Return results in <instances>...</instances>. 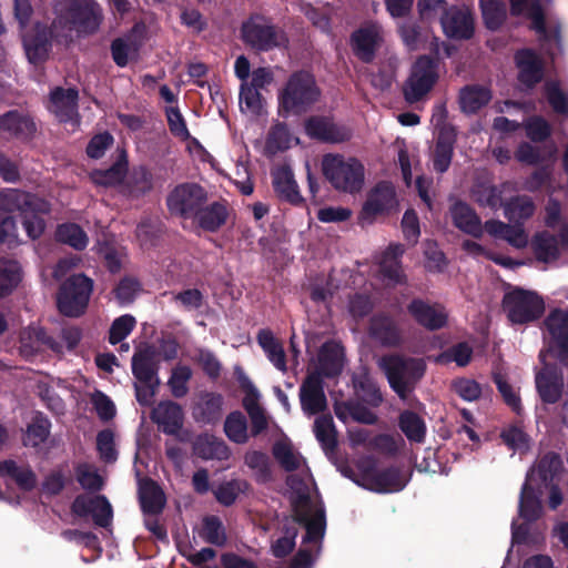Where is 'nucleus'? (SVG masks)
<instances>
[{"mask_svg":"<svg viewBox=\"0 0 568 568\" xmlns=\"http://www.w3.org/2000/svg\"><path fill=\"white\" fill-rule=\"evenodd\" d=\"M321 90L314 77L306 71H297L290 75L280 93V105L283 112L301 114L306 112L320 100Z\"/></svg>","mask_w":568,"mask_h":568,"instance_id":"1","label":"nucleus"},{"mask_svg":"<svg viewBox=\"0 0 568 568\" xmlns=\"http://www.w3.org/2000/svg\"><path fill=\"white\" fill-rule=\"evenodd\" d=\"M379 366L385 372L390 387L403 399L413 392L426 368L423 359L399 355L382 357Z\"/></svg>","mask_w":568,"mask_h":568,"instance_id":"2","label":"nucleus"},{"mask_svg":"<svg viewBox=\"0 0 568 568\" xmlns=\"http://www.w3.org/2000/svg\"><path fill=\"white\" fill-rule=\"evenodd\" d=\"M324 176L338 191L355 193L364 185L365 169L355 158L341 154H326L322 161Z\"/></svg>","mask_w":568,"mask_h":568,"instance_id":"3","label":"nucleus"},{"mask_svg":"<svg viewBox=\"0 0 568 568\" xmlns=\"http://www.w3.org/2000/svg\"><path fill=\"white\" fill-rule=\"evenodd\" d=\"M503 312L511 324H528L541 317L545 302L535 291L514 287L505 293Z\"/></svg>","mask_w":568,"mask_h":568,"instance_id":"4","label":"nucleus"},{"mask_svg":"<svg viewBox=\"0 0 568 568\" xmlns=\"http://www.w3.org/2000/svg\"><path fill=\"white\" fill-rule=\"evenodd\" d=\"M242 39L254 50L270 51L286 45L285 33L263 16H253L241 28Z\"/></svg>","mask_w":568,"mask_h":568,"instance_id":"5","label":"nucleus"},{"mask_svg":"<svg viewBox=\"0 0 568 568\" xmlns=\"http://www.w3.org/2000/svg\"><path fill=\"white\" fill-rule=\"evenodd\" d=\"M92 292V281L83 274L70 276L60 287L57 305L65 316L78 317L84 313Z\"/></svg>","mask_w":568,"mask_h":568,"instance_id":"6","label":"nucleus"},{"mask_svg":"<svg viewBox=\"0 0 568 568\" xmlns=\"http://www.w3.org/2000/svg\"><path fill=\"white\" fill-rule=\"evenodd\" d=\"M438 79L436 62L429 57H420L414 63L410 75L404 84V97L408 103L423 100Z\"/></svg>","mask_w":568,"mask_h":568,"instance_id":"7","label":"nucleus"},{"mask_svg":"<svg viewBox=\"0 0 568 568\" xmlns=\"http://www.w3.org/2000/svg\"><path fill=\"white\" fill-rule=\"evenodd\" d=\"M206 201V193L197 184H182L170 194L168 205L171 213L184 219H194Z\"/></svg>","mask_w":568,"mask_h":568,"instance_id":"8","label":"nucleus"},{"mask_svg":"<svg viewBox=\"0 0 568 568\" xmlns=\"http://www.w3.org/2000/svg\"><path fill=\"white\" fill-rule=\"evenodd\" d=\"M72 513L80 516H91L94 524L108 527L113 519V509L105 496L80 495L72 503Z\"/></svg>","mask_w":568,"mask_h":568,"instance_id":"9","label":"nucleus"},{"mask_svg":"<svg viewBox=\"0 0 568 568\" xmlns=\"http://www.w3.org/2000/svg\"><path fill=\"white\" fill-rule=\"evenodd\" d=\"M397 205L395 189L390 183L377 184L367 195L359 219L372 222L377 215L388 213Z\"/></svg>","mask_w":568,"mask_h":568,"instance_id":"10","label":"nucleus"},{"mask_svg":"<svg viewBox=\"0 0 568 568\" xmlns=\"http://www.w3.org/2000/svg\"><path fill=\"white\" fill-rule=\"evenodd\" d=\"M78 91L69 88H55L50 94L49 110L57 119L74 130L79 125Z\"/></svg>","mask_w":568,"mask_h":568,"instance_id":"11","label":"nucleus"},{"mask_svg":"<svg viewBox=\"0 0 568 568\" xmlns=\"http://www.w3.org/2000/svg\"><path fill=\"white\" fill-rule=\"evenodd\" d=\"M383 28L377 22L364 23L352 34L354 53L364 62H371L383 42Z\"/></svg>","mask_w":568,"mask_h":568,"instance_id":"12","label":"nucleus"},{"mask_svg":"<svg viewBox=\"0 0 568 568\" xmlns=\"http://www.w3.org/2000/svg\"><path fill=\"white\" fill-rule=\"evenodd\" d=\"M72 28L79 33L91 34L95 32L102 20L100 7L91 0L72 2L70 7Z\"/></svg>","mask_w":568,"mask_h":568,"instance_id":"13","label":"nucleus"},{"mask_svg":"<svg viewBox=\"0 0 568 568\" xmlns=\"http://www.w3.org/2000/svg\"><path fill=\"white\" fill-rule=\"evenodd\" d=\"M407 311L417 324L429 331L439 329L447 324L448 314L439 304L415 298L407 305Z\"/></svg>","mask_w":568,"mask_h":568,"instance_id":"14","label":"nucleus"},{"mask_svg":"<svg viewBox=\"0 0 568 568\" xmlns=\"http://www.w3.org/2000/svg\"><path fill=\"white\" fill-rule=\"evenodd\" d=\"M302 409L307 415H315L326 408V396L320 373H310L300 388Z\"/></svg>","mask_w":568,"mask_h":568,"instance_id":"15","label":"nucleus"},{"mask_svg":"<svg viewBox=\"0 0 568 568\" xmlns=\"http://www.w3.org/2000/svg\"><path fill=\"white\" fill-rule=\"evenodd\" d=\"M560 242L548 231H541L534 235L530 245L539 262L550 263L556 261L560 254V245L568 244V224L560 229Z\"/></svg>","mask_w":568,"mask_h":568,"instance_id":"16","label":"nucleus"},{"mask_svg":"<svg viewBox=\"0 0 568 568\" xmlns=\"http://www.w3.org/2000/svg\"><path fill=\"white\" fill-rule=\"evenodd\" d=\"M404 251L402 244H390L379 256L378 274L385 285L394 286L405 282V274L399 261Z\"/></svg>","mask_w":568,"mask_h":568,"instance_id":"17","label":"nucleus"},{"mask_svg":"<svg viewBox=\"0 0 568 568\" xmlns=\"http://www.w3.org/2000/svg\"><path fill=\"white\" fill-rule=\"evenodd\" d=\"M440 24L445 34L450 38L468 39L474 32V19L468 8L447 9Z\"/></svg>","mask_w":568,"mask_h":568,"instance_id":"18","label":"nucleus"},{"mask_svg":"<svg viewBox=\"0 0 568 568\" xmlns=\"http://www.w3.org/2000/svg\"><path fill=\"white\" fill-rule=\"evenodd\" d=\"M448 213L458 230L475 237L481 235V221L469 204L458 199H452Z\"/></svg>","mask_w":568,"mask_h":568,"instance_id":"19","label":"nucleus"},{"mask_svg":"<svg viewBox=\"0 0 568 568\" xmlns=\"http://www.w3.org/2000/svg\"><path fill=\"white\" fill-rule=\"evenodd\" d=\"M306 132L310 136L331 143H339L351 139L352 131L334 123L326 118H312L306 122Z\"/></svg>","mask_w":568,"mask_h":568,"instance_id":"20","label":"nucleus"},{"mask_svg":"<svg viewBox=\"0 0 568 568\" xmlns=\"http://www.w3.org/2000/svg\"><path fill=\"white\" fill-rule=\"evenodd\" d=\"M183 418L181 406L172 400L159 403L151 413V419L170 435L176 434L182 428Z\"/></svg>","mask_w":568,"mask_h":568,"instance_id":"21","label":"nucleus"},{"mask_svg":"<svg viewBox=\"0 0 568 568\" xmlns=\"http://www.w3.org/2000/svg\"><path fill=\"white\" fill-rule=\"evenodd\" d=\"M36 199L30 193L20 189L6 187L0 190V213L8 214L7 216L20 215L36 210Z\"/></svg>","mask_w":568,"mask_h":568,"instance_id":"22","label":"nucleus"},{"mask_svg":"<svg viewBox=\"0 0 568 568\" xmlns=\"http://www.w3.org/2000/svg\"><path fill=\"white\" fill-rule=\"evenodd\" d=\"M30 337L36 341V348L47 346L55 353H63L64 349H73L81 339V331L75 326L64 327L61 331L62 342H57L52 337L48 336L42 328H33L30 332Z\"/></svg>","mask_w":568,"mask_h":568,"instance_id":"23","label":"nucleus"},{"mask_svg":"<svg viewBox=\"0 0 568 568\" xmlns=\"http://www.w3.org/2000/svg\"><path fill=\"white\" fill-rule=\"evenodd\" d=\"M545 323L558 348L559 359L568 364V312L556 310L548 315Z\"/></svg>","mask_w":568,"mask_h":568,"instance_id":"24","label":"nucleus"},{"mask_svg":"<svg viewBox=\"0 0 568 568\" xmlns=\"http://www.w3.org/2000/svg\"><path fill=\"white\" fill-rule=\"evenodd\" d=\"M193 453L204 460H227L231 450L225 442L211 434L199 435L192 444Z\"/></svg>","mask_w":568,"mask_h":568,"instance_id":"25","label":"nucleus"},{"mask_svg":"<svg viewBox=\"0 0 568 568\" xmlns=\"http://www.w3.org/2000/svg\"><path fill=\"white\" fill-rule=\"evenodd\" d=\"M456 140L455 129L450 125H444L438 133V139L433 152V168L438 173L448 170Z\"/></svg>","mask_w":568,"mask_h":568,"instance_id":"26","label":"nucleus"},{"mask_svg":"<svg viewBox=\"0 0 568 568\" xmlns=\"http://www.w3.org/2000/svg\"><path fill=\"white\" fill-rule=\"evenodd\" d=\"M286 484L292 494L294 511L307 508L310 505L311 490L313 485L312 475L308 467L292 474L287 477Z\"/></svg>","mask_w":568,"mask_h":568,"instance_id":"27","label":"nucleus"},{"mask_svg":"<svg viewBox=\"0 0 568 568\" xmlns=\"http://www.w3.org/2000/svg\"><path fill=\"white\" fill-rule=\"evenodd\" d=\"M132 373L140 383L159 382L158 365L153 348L144 347L133 355Z\"/></svg>","mask_w":568,"mask_h":568,"instance_id":"28","label":"nucleus"},{"mask_svg":"<svg viewBox=\"0 0 568 568\" xmlns=\"http://www.w3.org/2000/svg\"><path fill=\"white\" fill-rule=\"evenodd\" d=\"M0 132L8 136L27 139L36 132V124L26 114L9 111L0 116Z\"/></svg>","mask_w":568,"mask_h":568,"instance_id":"29","label":"nucleus"},{"mask_svg":"<svg viewBox=\"0 0 568 568\" xmlns=\"http://www.w3.org/2000/svg\"><path fill=\"white\" fill-rule=\"evenodd\" d=\"M371 334L386 346H398L402 343V333L397 324L388 316L377 315L371 321Z\"/></svg>","mask_w":568,"mask_h":568,"instance_id":"30","label":"nucleus"},{"mask_svg":"<svg viewBox=\"0 0 568 568\" xmlns=\"http://www.w3.org/2000/svg\"><path fill=\"white\" fill-rule=\"evenodd\" d=\"M516 62L519 69V80L521 83L532 87L540 81L542 77L541 62L539 58L528 49L520 50L516 54Z\"/></svg>","mask_w":568,"mask_h":568,"instance_id":"31","label":"nucleus"},{"mask_svg":"<svg viewBox=\"0 0 568 568\" xmlns=\"http://www.w3.org/2000/svg\"><path fill=\"white\" fill-rule=\"evenodd\" d=\"M344 363L343 347L334 342L325 343L318 353L320 375L335 376L341 373Z\"/></svg>","mask_w":568,"mask_h":568,"instance_id":"32","label":"nucleus"},{"mask_svg":"<svg viewBox=\"0 0 568 568\" xmlns=\"http://www.w3.org/2000/svg\"><path fill=\"white\" fill-rule=\"evenodd\" d=\"M536 385L544 402L556 403L561 395L564 379L551 368L545 367L536 376Z\"/></svg>","mask_w":568,"mask_h":568,"instance_id":"33","label":"nucleus"},{"mask_svg":"<svg viewBox=\"0 0 568 568\" xmlns=\"http://www.w3.org/2000/svg\"><path fill=\"white\" fill-rule=\"evenodd\" d=\"M549 0H509L513 16H525L532 21V28L537 33H545L542 2Z\"/></svg>","mask_w":568,"mask_h":568,"instance_id":"34","label":"nucleus"},{"mask_svg":"<svg viewBox=\"0 0 568 568\" xmlns=\"http://www.w3.org/2000/svg\"><path fill=\"white\" fill-rule=\"evenodd\" d=\"M139 498L145 514L156 515L165 505L164 494L151 479H143L139 485Z\"/></svg>","mask_w":568,"mask_h":568,"instance_id":"35","label":"nucleus"},{"mask_svg":"<svg viewBox=\"0 0 568 568\" xmlns=\"http://www.w3.org/2000/svg\"><path fill=\"white\" fill-rule=\"evenodd\" d=\"M257 343L266 354L268 361L282 373L287 371L286 354L282 343L268 329H261Z\"/></svg>","mask_w":568,"mask_h":568,"instance_id":"36","label":"nucleus"},{"mask_svg":"<svg viewBox=\"0 0 568 568\" xmlns=\"http://www.w3.org/2000/svg\"><path fill=\"white\" fill-rule=\"evenodd\" d=\"M407 480V475L400 469L388 468L372 476L371 487L378 493H395L402 490Z\"/></svg>","mask_w":568,"mask_h":568,"instance_id":"37","label":"nucleus"},{"mask_svg":"<svg viewBox=\"0 0 568 568\" xmlns=\"http://www.w3.org/2000/svg\"><path fill=\"white\" fill-rule=\"evenodd\" d=\"M295 520L305 525L306 535L303 538L304 542H313L317 546L318 541L324 535V518L321 514H313L312 507L300 509L295 511Z\"/></svg>","mask_w":568,"mask_h":568,"instance_id":"38","label":"nucleus"},{"mask_svg":"<svg viewBox=\"0 0 568 568\" xmlns=\"http://www.w3.org/2000/svg\"><path fill=\"white\" fill-rule=\"evenodd\" d=\"M273 184L277 194L291 203H300L297 184L294 180L293 172L287 166H281L273 173Z\"/></svg>","mask_w":568,"mask_h":568,"instance_id":"39","label":"nucleus"},{"mask_svg":"<svg viewBox=\"0 0 568 568\" xmlns=\"http://www.w3.org/2000/svg\"><path fill=\"white\" fill-rule=\"evenodd\" d=\"M273 456L276 462L286 471H300L307 468L304 457L294 449V447L286 442H277L272 449Z\"/></svg>","mask_w":568,"mask_h":568,"instance_id":"40","label":"nucleus"},{"mask_svg":"<svg viewBox=\"0 0 568 568\" xmlns=\"http://www.w3.org/2000/svg\"><path fill=\"white\" fill-rule=\"evenodd\" d=\"M334 412L337 418L343 420L344 423L348 420H354L369 425L374 424L377 419L376 415L372 410L354 402L336 403Z\"/></svg>","mask_w":568,"mask_h":568,"instance_id":"41","label":"nucleus"},{"mask_svg":"<svg viewBox=\"0 0 568 568\" xmlns=\"http://www.w3.org/2000/svg\"><path fill=\"white\" fill-rule=\"evenodd\" d=\"M491 99L490 92L481 87H465L459 93V105L465 113H475Z\"/></svg>","mask_w":568,"mask_h":568,"instance_id":"42","label":"nucleus"},{"mask_svg":"<svg viewBox=\"0 0 568 568\" xmlns=\"http://www.w3.org/2000/svg\"><path fill=\"white\" fill-rule=\"evenodd\" d=\"M244 464L253 471L258 483H267L272 478L270 457L261 450H247L244 455Z\"/></svg>","mask_w":568,"mask_h":568,"instance_id":"43","label":"nucleus"},{"mask_svg":"<svg viewBox=\"0 0 568 568\" xmlns=\"http://www.w3.org/2000/svg\"><path fill=\"white\" fill-rule=\"evenodd\" d=\"M227 216L225 205L213 203L210 206L199 210L194 219H197L199 225L206 231H215L221 227Z\"/></svg>","mask_w":568,"mask_h":568,"instance_id":"44","label":"nucleus"},{"mask_svg":"<svg viewBox=\"0 0 568 568\" xmlns=\"http://www.w3.org/2000/svg\"><path fill=\"white\" fill-rule=\"evenodd\" d=\"M50 427L49 419L41 414H37L27 427L23 436L24 446L38 447L44 443L50 434Z\"/></svg>","mask_w":568,"mask_h":568,"instance_id":"45","label":"nucleus"},{"mask_svg":"<svg viewBox=\"0 0 568 568\" xmlns=\"http://www.w3.org/2000/svg\"><path fill=\"white\" fill-rule=\"evenodd\" d=\"M55 236L59 242L68 244L78 251L84 250L89 242L85 232L73 223L60 225L55 232Z\"/></svg>","mask_w":568,"mask_h":568,"instance_id":"46","label":"nucleus"},{"mask_svg":"<svg viewBox=\"0 0 568 568\" xmlns=\"http://www.w3.org/2000/svg\"><path fill=\"white\" fill-rule=\"evenodd\" d=\"M224 432L230 440L236 444H245L248 440L245 416L240 412L231 413L224 422Z\"/></svg>","mask_w":568,"mask_h":568,"instance_id":"47","label":"nucleus"},{"mask_svg":"<svg viewBox=\"0 0 568 568\" xmlns=\"http://www.w3.org/2000/svg\"><path fill=\"white\" fill-rule=\"evenodd\" d=\"M480 9L487 28L498 29L506 19V7L504 0H479Z\"/></svg>","mask_w":568,"mask_h":568,"instance_id":"48","label":"nucleus"},{"mask_svg":"<svg viewBox=\"0 0 568 568\" xmlns=\"http://www.w3.org/2000/svg\"><path fill=\"white\" fill-rule=\"evenodd\" d=\"M503 190L493 184L478 183L471 190L473 199L480 205L497 209L501 205Z\"/></svg>","mask_w":568,"mask_h":568,"instance_id":"49","label":"nucleus"},{"mask_svg":"<svg viewBox=\"0 0 568 568\" xmlns=\"http://www.w3.org/2000/svg\"><path fill=\"white\" fill-rule=\"evenodd\" d=\"M21 278V266L18 262L0 261V296L17 287Z\"/></svg>","mask_w":568,"mask_h":568,"instance_id":"50","label":"nucleus"},{"mask_svg":"<svg viewBox=\"0 0 568 568\" xmlns=\"http://www.w3.org/2000/svg\"><path fill=\"white\" fill-rule=\"evenodd\" d=\"M314 433L316 439L325 450H332L336 446V433L333 418L328 415L320 416L314 423Z\"/></svg>","mask_w":568,"mask_h":568,"instance_id":"51","label":"nucleus"},{"mask_svg":"<svg viewBox=\"0 0 568 568\" xmlns=\"http://www.w3.org/2000/svg\"><path fill=\"white\" fill-rule=\"evenodd\" d=\"M399 426L409 440L423 442L426 427L423 419L413 412H404L399 417Z\"/></svg>","mask_w":568,"mask_h":568,"instance_id":"52","label":"nucleus"},{"mask_svg":"<svg viewBox=\"0 0 568 568\" xmlns=\"http://www.w3.org/2000/svg\"><path fill=\"white\" fill-rule=\"evenodd\" d=\"M535 212L534 202L527 196H517L505 204V215L509 221L529 219Z\"/></svg>","mask_w":568,"mask_h":568,"instance_id":"53","label":"nucleus"},{"mask_svg":"<svg viewBox=\"0 0 568 568\" xmlns=\"http://www.w3.org/2000/svg\"><path fill=\"white\" fill-rule=\"evenodd\" d=\"M223 397L215 393H205L201 395L197 404L201 420L210 423L216 419L222 410Z\"/></svg>","mask_w":568,"mask_h":568,"instance_id":"54","label":"nucleus"},{"mask_svg":"<svg viewBox=\"0 0 568 568\" xmlns=\"http://www.w3.org/2000/svg\"><path fill=\"white\" fill-rule=\"evenodd\" d=\"M357 395L368 404L377 406L382 403V394L376 383L367 375L363 374L354 379Z\"/></svg>","mask_w":568,"mask_h":568,"instance_id":"55","label":"nucleus"},{"mask_svg":"<svg viewBox=\"0 0 568 568\" xmlns=\"http://www.w3.org/2000/svg\"><path fill=\"white\" fill-rule=\"evenodd\" d=\"M240 106L243 112L258 115L263 110V98L258 89L252 88L247 82L241 85Z\"/></svg>","mask_w":568,"mask_h":568,"instance_id":"56","label":"nucleus"},{"mask_svg":"<svg viewBox=\"0 0 568 568\" xmlns=\"http://www.w3.org/2000/svg\"><path fill=\"white\" fill-rule=\"evenodd\" d=\"M0 471L10 476L26 490L31 489L36 485V477L31 469L21 468L12 460H6L0 464Z\"/></svg>","mask_w":568,"mask_h":568,"instance_id":"57","label":"nucleus"},{"mask_svg":"<svg viewBox=\"0 0 568 568\" xmlns=\"http://www.w3.org/2000/svg\"><path fill=\"white\" fill-rule=\"evenodd\" d=\"M126 173V164L121 159L108 170L94 171L91 179L94 183L110 186L120 183Z\"/></svg>","mask_w":568,"mask_h":568,"instance_id":"58","label":"nucleus"},{"mask_svg":"<svg viewBox=\"0 0 568 568\" xmlns=\"http://www.w3.org/2000/svg\"><path fill=\"white\" fill-rule=\"evenodd\" d=\"M192 377V371L190 367L179 365L173 368L171 377L169 378V386L174 397L180 398L187 394L189 387L187 382Z\"/></svg>","mask_w":568,"mask_h":568,"instance_id":"59","label":"nucleus"},{"mask_svg":"<svg viewBox=\"0 0 568 568\" xmlns=\"http://www.w3.org/2000/svg\"><path fill=\"white\" fill-rule=\"evenodd\" d=\"M541 505L534 495L532 488L526 483L521 490L520 497V515L527 520H535L539 517Z\"/></svg>","mask_w":568,"mask_h":568,"instance_id":"60","label":"nucleus"},{"mask_svg":"<svg viewBox=\"0 0 568 568\" xmlns=\"http://www.w3.org/2000/svg\"><path fill=\"white\" fill-rule=\"evenodd\" d=\"M200 535L206 542L216 546H223L226 541L222 523L216 517H206L203 520V529Z\"/></svg>","mask_w":568,"mask_h":568,"instance_id":"61","label":"nucleus"},{"mask_svg":"<svg viewBox=\"0 0 568 568\" xmlns=\"http://www.w3.org/2000/svg\"><path fill=\"white\" fill-rule=\"evenodd\" d=\"M79 484L87 490H100L103 486V479L93 466L83 464L75 469Z\"/></svg>","mask_w":568,"mask_h":568,"instance_id":"62","label":"nucleus"},{"mask_svg":"<svg viewBox=\"0 0 568 568\" xmlns=\"http://www.w3.org/2000/svg\"><path fill=\"white\" fill-rule=\"evenodd\" d=\"M135 323V318L128 314L115 318L110 327L109 342L113 345L122 342L132 332Z\"/></svg>","mask_w":568,"mask_h":568,"instance_id":"63","label":"nucleus"},{"mask_svg":"<svg viewBox=\"0 0 568 568\" xmlns=\"http://www.w3.org/2000/svg\"><path fill=\"white\" fill-rule=\"evenodd\" d=\"M417 9L422 20L439 19L442 21V17L447 11V3L444 0H418Z\"/></svg>","mask_w":568,"mask_h":568,"instance_id":"64","label":"nucleus"}]
</instances>
